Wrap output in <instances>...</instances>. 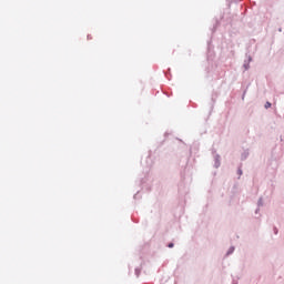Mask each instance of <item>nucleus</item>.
Listing matches in <instances>:
<instances>
[{"label": "nucleus", "mask_w": 284, "mask_h": 284, "mask_svg": "<svg viewBox=\"0 0 284 284\" xmlns=\"http://www.w3.org/2000/svg\"><path fill=\"white\" fill-rule=\"evenodd\" d=\"M268 108H272V103L266 102V103H265V109L267 110Z\"/></svg>", "instance_id": "obj_1"}, {"label": "nucleus", "mask_w": 284, "mask_h": 284, "mask_svg": "<svg viewBox=\"0 0 284 284\" xmlns=\"http://www.w3.org/2000/svg\"><path fill=\"white\" fill-rule=\"evenodd\" d=\"M168 247H174V243H170Z\"/></svg>", "instance_id": "obj_2"}]
</instances>
